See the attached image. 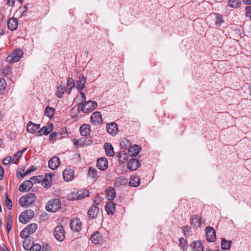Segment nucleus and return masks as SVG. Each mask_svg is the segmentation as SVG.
<instances>
[{"mask_svg": "<svg viewBox=\"0 0 251 251\" xmlns=\"http://www.w3.org/2000/svg\"><path fill=\"white\" fill-rule=\"evenodd\" d=\"M186 244V240L183 238H181L179 239V245L182 248H184Z\"/></svg>", "mask_w": 251, "mask_h": 251, "instance_id": "obj_53", "label": "nucleus"}, {"mask_svg": "<svg viewBox=\"0 0 251 251\" xmlns=\"http://www.w3.org/2000/svg\"><path fill=\"white\" fill-rule=\"evenodd\" d=\"M77 79L78 80L75 84V87L79 91H82L86 82V78L83 75H81L77 77Z\"/></svg>", "mask_w": 251, "mask_h": 251, "instance_id": "obj_14", "label": "nucleus"}, {"mask_svg": "<svg viewBox=\"0 0 251 251\" xmlns=\"http://www.w3.org/2000/svg\"><path fill=\"white\" fill-rule=\"evenodd\" d=\"M243 2L247 4H251V0H242Z\"/></svg>", "mask_w": 251, "mask_h": 251, "instance_id": "obj_61", "label": "nucleus"}, {"mask_svg": "<svg viewBox=\"0 0 251 251\" xmlns=\"http://www.w3.org/2000/svg\"><path fill=\"white\" fill-rule=\"evenodd\" d=\"M3 168L1 166H0V180H1L3 179Z\"/></svg>", "mask_w": 251, "mask_h": 251, "instance_id": "obj_57", "label": "nucleus"}, {"mask_svg": "<svg viewBox=\"0 0 251 251\" xmlns=\"http://www.w3.org/2000/svg\"><path fill=\"white\" fill-rule=\"evenodd\" d=\"M117 157L118 158L119 162L121 163L125 162L128 158V154L124 150L119 151L117 153Z\"/></svg>", "mask_w": 251, "mask_h": 251, "instance_id": "obj_25", "label": "nucleus"}, {"mask_svg": "<svg viewBox=\"0 0 251 251\" xmlns=\"http://www.w3.org/2000/svg\"><path fill=\"white\" fill-rule=\"evenodd\" d=\"M49 176L50 178V180H49L47 177L48 176H46V177L45 178L42 183V186L44 188H49L50 187L51 184H52V181H51V177L52 175L51 174H49Z\"/></svg>", "mask_w": 251, "mask_h": 251, "instance_id": "obj_33", "label": "nucleus"}, {"mask_svg": "<svg viewBox=\"0 0 251 251\" xmlns=\"http://www.w3.org/2000/svg\"><path fill=\"white\" fill-rule=\"evenodd\" d=\"M19 158H16L15 160L14 159H13L12 157L8 156L6 157L3 160L2 163L4 165H8L11 162L12 163H14L15 164H17V163L19 162Z\"/></svg>", "mask_w": 251, "mask_h": 251, "instance_id": "obj_38", "label": "nucleus"}, {"mask_svg": "<svg viewBox=\"0 0 251 251\" xmlns=\"http://www.w3.org/2000/svg\"><path fill=\"white\" fill-rule=\"evenodd\" d=\"M26 243H27V241H24V242H23V247L24 248L28 250L29 249L30 250V248L31 247L29 245H28L27 244H26Z\"/></svg>", "mask_w": 251, "mask_h": 251, "instance_id": "obj_59", "label": "nucleus"}, {"mask_svg": "<svg viewBox=\"0 0 251 251\" xmlns=\"http://www.w3.org/2000/svg\"><path fill=\"white\" fill-rule=\"evenodd\" d=\"M190 223L194 227H198L201 226V218L198 215H193L190 218Z\"/></svg>", "mask_w": 251, "mask_h": 251, "instance_id": "obj_18", "label": "nucleus"}, {"mask_svg": "<svg viewBox=\"0 0 251 251\" xmlns=\"http://www.w3.org/2000/svg\"><path fill=\"white\" fill-rule=\"evenodd\" d=\"M25 149H24L23 151H18L16 154L14 155V157L19 158L22 156L23 153L25 151Z\"/></svg>", "mask_w": 251, "mask_h": 251, "instance_id": "obj_54", "label": "nucleus"}, {"mask_svg": "<svg viewBox=\"0 0 251 251\" xmlns=\"http://www.w3.org/2000/svg\"><path fill=\"white\" fill-rule=\"evenodd\" d=\"M36 169V168L34 166H31L25 172V175H28V174L34 172Z\"/></svg>", "mask_w": 251, "mask_h": 251, "instance_id": "obj_55", "label": "nucleus"}, {"mask_svg": "<svg viewBox=\"0 0 251 251\" xmlns=\"http://www.w3.org/2000/svg\"><path fill=\"white\" fill-rule=\"evenodd\" d=\"M49 167L52 170L57 168L60 164L59 158L57 156L52 157L48 162Z\"/></svg>", "mask_w": 251, "mask_h": 251, "instance_id": "obj_17", "label": "nucleus"}, {"mask_svg": "<svg viewBox=\"0 0 251 251\" xmlns=\"http://www.w3.org/2000/svg\"><path fill=\"white\" fill-rule=\"evenodd\" d=\"M205 234L207 241L212 242L216 240V231L212 227L208 226L205 228Z\"/></svg>", "mask_w": 251, "mask_h": 251, "instance_id": "obj_7", "label": "nucleus"}, {"mask_svg": "<svg viewBox=\"0 0 251 251\" xmlns=\"http://www.w3.org/2000/svg\"><path fill=\"white\" fill-rule=\"evenodd\" d=\"M28 231L26 230L25 228H24L21 232L20 235L22 238H25L28 237L30 233H28Z\"/></svg>", "mask_w": 251, "mask_h": 251, "instance_id": "obj_46", "label": "nucleus"}, {"mask_svg": "<svg viewBox=\"0 0 251 251\" xmlns=\"http://www.w3.org/2000/svg\"><path fill=\"white\" fill-rule=\"evenodd\" d=\"M80 107L81 111L84 113H89L94 110L97 107V103L95 101L88 100L83 104H79L78 109Z\"/></svg>", "mask_w": 251, "mask_h": 251, "instance_id": "obj_2", "label": "nucleus"}, {"mask_svg": "<svg viewBox=\"0 0 251 251\" xmlns=\"http://www.w3.org/2000/svg\"><path fill=\"white\" fill-rule=\"evenodd\" d=\"M141 148L137 145H134V146L130 147L128 148V153L131 156H136L140 152Z\"/></svg>", "mask_w": 251, "mask_h": 251, "instance_id": "obj_23", "label": "nucleus"}, {"mask_svg": "<svg viewBox=\"0 0 251 251\" xmlns=\"http://www.w3.org/2000/svg\"><path fill=\"white\" fill-rule=\"evenodd\" d=\"M63 176L66 181L72 180L74 178V171L71 168L66 169L63 172Z\"/></svg>", "mask_w": 251, "mask_h": 251, "instance_id": "obj_12", "label": "nucleus"}, {"mask_svg": "<svg viewBox=\"0 0 251 251\" xmlns=\"http://www.w3.org/2000/svg\"><path fill=\"white\" fill-rule=\"evenodd\" d=\"M79 200H81L85 197H88L89 192L88 190L82 189L77 191Z\"/></svg>", "mask_w": 251, "mask_h": 251, "instance_id": "obj_37", "label": "nucleus"}, {"mask_svg": "<svg viewBox=\"0 0 251 251\" xmlns=\"http://www.w3.org/2000/svg\"><path fill=\"white\" fill-rule=\"evenodd\" d=\"M24 10H23V13H25L27 11V7L26 5H25L24 7Z\"/></svg>", "mask_w": 251, "mask_h": 251, "instance_id": "obj_63", "label": "nucleus"}, {"mask_svg": "<svg viewBox=\"0 0 251 251\" xmlns=\"http://www.w3.org/2000/svg\"><path fill=\"white\" fill-rule=\"evenodd\" d=\"M54 236L58 241L62 242L65 239V231L61 226L55 227L54 230Z\"/></svg>", "mask_w": 251, "mask_h": 251, "instance_id": "obj_6", "label": "nucleus"}, {"mask_svg": "<svg viewBox=\"0 0 251 251\" xmlns=\"http://www.w3.org/2000/svg\"><path fill=\"white\" fill-rule=\"evenodd\" d=\"M23 54V51L17 49L7 57V60L10 62H17L20 60Z\"/></svg>", "mask_w": 251, "mask_h": 251, "instance_id": "obj_5", "label": "nucleus"}, {"mask_svg": "<svg viewBox=\"0 0 251 251\" xmlns=\"http://www.w3.org/2000/svg\"><path fill=\"white\" fill-rule=\"evenodd\" d=\"M229 6L233 8L239 7L241 4L240 0H227Z\"/></svg>", "mask_w": 251, "mask_h": 251, "instance_id": "obj_35", "label": "nucleus"}, {"mask_svg": "<svg viewBox=\"0 0 251 251\" xmlns=\"http://www.w3.org/2000/svg\"><path fill=\"white\" fill-rule=\"evenodd\" d=\"M66 90L64 85H60L57 87L56 95L58 98H62L63 97L65 91Z\"/></svg>", "mask_w": 251, "mask_h": 251, "instance_id": "obj_34", "label": "nucleus"}, {"mask_svg": "<svg viewBox=\"0 0 251 251\" xmlns=\"http://www.w3.org/2000/svg\"><path fill=\"white\" fill-rule=\"evenodd\" d=\"M232 241L230 240H226L225 238L222 239L221 248L223 250H228L230 249Z\"/></svg>", "mask_w": 251, "mask_h": 251, "instance_id": "obj_31", "label": "nucleus"}, {"mask_svg": "<svg viewBox=\"0 0 251 251\" xmlns=\"http://www.w3.org/2000/svg\"><path fill=\"white\" fill-rule=\"evenodd\" d=\"M88 176L93 179L94 181H96L99 178L97 170L93 167H90L88 171Z\"/></svg>", "mask_w": 251, "mask_h": 251, "instance_id": "obj_24", "label": "nucleus"}, {"mask_svg": "<svg viewBox=\"0 0 251 251\" xmlns=\"http://www.w3.org/2000/svg\"><path fill=\"white\" fill-rule=\"evenodd\" d=\"M91 126L89 125L84 124L80 126L79 130L82 136H87L90 135L91 132Z\"/></svg>", "mask_w": 251, "mask_h": 251, "instance_id": "obj_22", "label": "nucleus"}, {"mask_svg": "<svg viewBox=\"0 0 251 251\" xmlns=\"http://www.w3.org/2000/svg\"><path fill=\"white\" fill-rule=\"evenodd\" d=\"M91 122L93 125L101 124L102 122L101 115L99 112H94L91 116Z\"/></svg>", "mask_w": 251, "mask_h": 251, "instance_id": "obj_13", "label": "nucleus"}, {"mask_svg": "<svg viewBox=\"0 0 251 251\" xmlns=\"http://www.w3.org/2000/svg\"><path fill=\"white\" fill-rule=\"evenodd\" d=\"M12 222V216L11 215H8L7 218V222Z\"/></svg>", "mask_w": 251, "mask_h": 251, "instance_id": "obj_62", "label": "nucleus"}, {"mask_svg": "<svg viewBox=\"0 0 251 251\" xmlns=\"http://www.w3.org/2000/svg\"><path fill=\"white\" fill-rule=\"evenodd\" d=\"M70 227L72 230L75 231H79L81 229L82 223L80 220L77 218H74L70 221Z\"/></svg>", "mask_w": 251, "mask_h": 251, "instance_id": "obj_9", "label": "nucleus"}, {"mask_svg": "<svg viewBox=\"0 0 251 251\" xmlns=\"http://www.w3.org/2000/svg\"><path fill=\"white\" fill-rule=\"evenodd\" d=\"M140 184V179L138 176H131L129 181V185L131 186L137 187Z\"/></svg>", "mask_w": 251, "mask_h": 251, "instance_id": "obj_36", "label": "nucleus"}, {"mask_svg": "<svg viewBox=\"0 0 251 251\" xmlns=\"http://www.w3.org/2000/svg\"><path fill=\"white\" fill-rule=\"evenodd\" d=\"M34 212L31 209H28L22 212L19 218V221L22 223H27L34 216Z\"/></svg>", "mask_w": 251, "mask_h": 251, "instance_id": "obj_4", "label": "nucleus"}, {"mask_svg": "<svg viewBox=\"0 0 251 251\" xmlns=\"http://www.w3.org/2000/svg\"><path fill=\"white\" fill-rule=\"evenodd\" d=\"M3 249L4 251H9L7 249L6 246L5 245H3Z\"/></svg>", "mask_w": 251, "mask_h": 251, "instance_id": "obj_64", "label": "nucleus"}, {"mask_svg": "<svg viewBox=\"0 0 251 251\" xmlns=\"http://www.w3.org/2000/svg\"><path fill=\"white\" fill-rule=\"evenodd\" d=\"M246 15L251 19V6H247L246 7Z\"/></svg>", "mask_w": 251, "mask_h": 251, "instance_id": "obj_51", "label": "nucleus"}, {"mask_svg": "<svg viewBox=\"0 0 251 251\" xmlns=\"http://www.w3.org/2000/svg\"><path fill=\"white\" fill-rule=\"evenodd\" d=\"M24 170L21 169L19 170V171L17 173V175H19L21 177H23L25 176L26 175H25V173H24Z\"/></svg>", "mask_w": 251, "mask_h": 251, "instance_id": "obj_56", "label": "nucleus"}, {"mask_svg": "<svg viewBox=\"0 0 251 251\" xmlns=\"http://www.w3.org/2000/svg\"><path fill=\"white\" fill-rule=\"evenodd\" d=\"M57 136V132L55 131L53 132L50 134V135L49 136V140L53 142L56 139Z\"/></svg>", "mask_w": 251, "mask_h": 251, "instance_id": "obj_50", "label": "nucleus"}, {"mask_svg": "<svg viewBox=\"0 0 251 251\" xmlns=\"http://www.w3.org/2000/svg\"><path fill=\"white\" fill-rule=\"evenodd\" d=\"M11 68L10 67H6L2 70V73L4 76H6L11 73Z\"/></svg>", "mask_w": 251, "mask_h": 251, "instance_id": "obj_47", "label": "nucleus"}, {"mask_svg": "<svg viewBox=\"0 0 251 251\" xmlns=\"http://www.w3.org/2000/svg\"><path fill=\"white\" fill-rule=\"evenodd\" d=\"M140 165L138 159L132 158L128 161L127 167L129 170L133 171L136 170L140 166Z\"/></svg>", "mask_w": 251, "mask_h": 251, "instance_id": "obj_10", "label": "nucleus"}, {"mask_svg": "<svg viewBox=\"0 0 251 251\" xmlns=\"http://www.w3.org/2000/svg\"><path fill=\"white\" fill-rule=\"evenodd\" d=\"M15 0H7V4L13 6L14 4Z\"/></svg>", "mask_w": 251, "mask_h": 251, "instance_id": "obj_60", "label": "nucleus"}, {"mask_svg": "<svg viewBox=\"0 0 251 251\" xmlns=\"http://www.w3.org/2000/svg\"><path fill=\"white\" fill-rule=\"evenodd\" d=\"M67 198L69 201H75L79 200L77 191L73 192L68 194L67 195Z\"/></svg>", "mask_w": 251, "mask_h": 251, "instance_id": "obj_41", "label": "nucleus"}, {"mask_svg": "<svg viewBox=\"0 0 251 251\" xmlns=\"http://www.w3.org/2000/svg\"><path fill=\"white\" fill-rule=\"evenodd\" d=\"M106 197L108 200H113L116 196V192L115 189L110 187L105 191Z\"/></svg>", "mask_w": 251, "mask_h": 251, "instance_id": "obj_26", "label": "nucleus"}, {"mask_svg": "<svg viewBox=\"0 0 251 251\" xmlns=\"http://www.w3.org/2000/svg\"><path fill=\"white\" fill-rule=\"evenodd\" d=\"M79 93H80V94L81 95V98H82L81 102L80 103L82 104L84 103L85 102H87L86 101V98L85 94L83 92H82V91H79Z\"/></svg>", "mask_w": 251, "mask_h": 251, "instance_id": "obj_52", "label": "nucleus"}, {"mask_svg": "<svg viewBox=\"0 0 251 251\" xmlns=\"http://www.w3.org/2000/svg\"><path fill=\"white\" fill-rule=\"evenodd\" d=\"M25 229L28 231V233L30 234L33 233L37 229V225L36 224H31L27 226Z\"/></svg>", "mask_w": 251, "mask_h": 251, "instance_id": "obj_42", "label": "nucleus"}, {"mask_svg": "<svg viewBox=\"0 0 251 251\" xmlns=\"http://www.w3.org/2000/svg\"><path fill=\"white\" fill-rule=\"evenodd\" d=\"M106 130L112 136L115 135L118 132L117 125L114 122L107 124L106 125Z\"/></svg>", "mask_w": 251, "mask_h": 251, "instance_id": "obj_16", "label": "nucleus"}, {"mask_svg": "<svg viewBox=\"0 0 251 251\" xmlns=\"http://www.w3.org/2000/svg\"><path fill=\"white\" fill-rule=\"evenodd\" d=\"M6 84L4 78H0V94H2L6 88Z\"/></svg>", "mask_w": 251, "mask_h": 251, "instance_id": "obj_43", "label": "nucleus"}, {"mask_svg": "<svg viewBox=\"0 0 251 251\" xmlns=\"http://www.w3.org/2000/svg\"><path fill=\"white\" fill-rule=\"evenodd\" d=\"M216 17L215 20V24L217 26H221L222 24L224 22L223 17L221 14H215Z\"/></svg>", "mask_w": 251, "mask_h": 251, "instance_id": "obj_32", "label": "nucleus"}, {"mask_svg": "<svg viewBox=\"0 0 251 251\" xmlns=\"http://www.w3.org/2000/svg\"><path fill=\"white\" fill-rule=\"evenodd\" d=\"M35 200L36 196L35 194L32 193H28L20 199L19 203L22 207H25L33 203Z\"/></svg>", "mask_w": 251, "mask_h": 251, "instance_id": "obj_1", "label": "nucleus"}, {"mask_svg": "<svg viewBox=\"0 0 251 251\" xmlns=\"http://www.w3.org/2000/svg\"><path fill=\"white\" fill-rule=\"evenodd\" d=\"M90 240L93 244L97 245L102 242V238L100 232L96 231L91 236Z\"/></svg>", "mask_w": 251, "mask_h": 251, "instance_id": "obj_19", "label": "nucleus"}, {"mask_svg": "<svg viewBox=\"0 0 251 251\" xmlns=\"http://www.w3.org/2000/svg\"><path fill=\"white\" fill-rule=\"evenodd\" d=\"M193 251H203V248L201 241H193L191 245Z\"/></svg>", "mask_w": 251, "mask_h": 251, "instance_id": "obj_29", "label": "nucleus"}, {"mask_svg": "<svg viewBox=\"0 0 251 251\" xmlns=\"http://www.w3.org/2000/svg\"><path fill=\"white\" fill-rule=\"evenodd\" d=\"M18 20L15 18H10L7 21V27L12 31L15 30L18 27Z\"/></svg>", "mask_w": 251, "mask_h": 251, "instance_id": "obj_21", "label": "nucleus"}, {"mask_svg": "<svg viewBox=\"0 0 251 251\" xmlns=\"http://www.w3.org/2000/svg\"><path fill=\"white\" fill-rule=\"evenodd\" d=\"M75 81L73 78H69L67 80L66 90H68V93H70L73 88L75 86Z\"/></svg>", "mask_w": 251, "mask_h": 251, "instance_id": "obj_40", "label": "nucleus"}, {"mask_svg": "<svg viewBox=\"0 0 251 251\" xmlns=\"http://www.w3.org/2000/svg\"><path fill=\"white\" fill-rule=\"evenodd\" d=\"M12 226V222L10 221L9 222H7V229L8 232H9L11 229Z\"/></svg>", "mask_w": 251, "mask_h": 251, "instance_id": "obj_58", "label": "nucleus"}, {"mask_svg": "<svg viewBox=\"0 0 251 251\" xmlns=\"http://www.w3.org/2000/svg\"><path fill=\"white\" fill-rule=\"evenodd\" d=\"M53 129V124L51 123H49L46 126H43L37 132V136H41L43 135H47L51 132Z\"/></svg>", "mask_w": 251, "mask_h": 251, "instance_id": "obj_8", "label": "nucleus"}, {"mask_svg": "<svg viewBox=\"0 0 251 251\" xmlns=\"http://www.w3.org/2000/svg\"><path fill=\"white\" fill-rule=\"evenodd\" d=\"M61 207V202L58 199H54L49 201L46 206L47 211L55 212Z\"/></svg>", "mask_w": 251, "mask_h": 251, "instance_id": "obj_3", "label": "nucleus"}, {"mask_svg": "<svg viewBox=\"0 0 251 251\" xmlns=\"http://www.w3.org/2000/svg\"><path fill=\"white\" fill-rule=\"evenodd\" d=\"M41 245L39 244H35L31 246L30 251H40L41 250Z\"/></svg>", "mask_w": 251, "mask_h": 251, "instance_id": "obj_45", "label": "nucleus"}, {"mask_svg": "<svg viewBox=\"0 0 251 251\" xmlns=\"http://www.w3.org/2000/svg\"><path fill=\"white\" fill-rule=\"evenodd\" d=\"M107 214H113L115 210V204L112 201H109L106 203L105 207Z\"/></svg>", "mask_w": 251, "mask_h": 251, "instance_id": "obj_27", "label": "nucleus"}, {"mask_svg": "<svg viewBox=\"0 0 251 251\" xmlns=\"http://www.w3.org/2000/svg\"><path fill=\"white\" fill-rule=\"evenodd\" d=\"M55 109L50 106H47L45 111V115L49 117H52L54 114Z\"/></svg>", "mask_w": 251, "mask_h": 251, "instance_id": "obj_39", "label": "nucleus"}, {"mask_svg": "<svg viewBox=\"0 0 251 251\" xmlns=\"http://www.w3.org/2000/svg\"><path fill=\"white\" fill-rule=\"evenodd\" d=\"M99 212V207L96 205H94L90 208L89 210L88 211V214L90 218H94L96 217Z\"/></svg>", "mask_w": 251, "mask_h": 251, "instance_id": "obj_28", "label": "nucleus"}, {"mask_svg": "<svg viewBox=\"0 0 251 251\" xmlns=\"http://www.w3.org/2000/svg\"><path fill=\"white\" fill-rule=\"evenodd\" d=\"M105 151L107 155L112 156L114 155L113 148L110 143H106L104 145Z\"/></svg>", "mask_w": 251, "mask_h": 251, "instance_id": "obj_30", "label": "nucleus"}, {"mask_svg": "<svg viewBox=\"0 0 251 251\" xmlns=\"http://www.w3.org/2000/svg\"><path fill=\"white\" fill-rule=\"evenodd\" d=\"M32 186L33 182H31V180H25L20 185L19 191L22 192H26L29 190Z\"/></svg>", "mask_w": 251, "mask_h": 251, "instance_id": "obj_15", "label": "nucleus"}, {"mask_svg": "<svg viewBox=\"0 0 251 251\" xmlns=\"http://www.w3.org/2000/svg\"><path fill=\"white\" fill-rule=\"evenodd\" d=\"M39 176H34L30 178L29 180L31 181V182H33V184H36L40 183L41 180L39 179Z\"/></svg>", "mask_w": 251, "mask_h": 251, "instance_id": "obj_49", "label": "nucleus"}, {"mask_svg": "<svg viewBox=\"0 0 251 251\" xmlns=\"http://www.w3.org/2000/svg\"><path fill=\"white\" fill-rule=\"evenodd\" d=\"M40 125L29 122L27 125L26 130L29 133H34L40 128Z\"/></svg>", "mask_w": 251, "mask_h": 251, "instance_id": "obj_20", "label": "nucleus"}, {"mask_svg": "<svg viewBox=\"0 0 251 251\" xmlns=\"http://www.w3.org/2000/svg\"><path fill=\"white\" fill-rule=\"evenodd\" d=\"M129 145L130 142L127 140H123L120 142V146L121 148L125 150L128 149L127 147Z\"/></svg>", "mask_w": 251, "mask_h": 251, "instance_id": "obj_44", "label": "nucleus"}, {"mask_svg": "<svg viewBox=\"0 0 251 251\" xmlns=\"http://www.w3.org/2000/svg\"><path fill=\"white\" fill-rule=\"evenodd\" d=\"M108 166V161L105 157H100L97 160V167L100 170L105 171Z\"/></svg>", "mask_w": 251, "mask_h": 251, "instance_id": "obj_11", "label": "nucleus"}, {"mask_svg": "<svg viewBox=\"0 0 251 251\" xmlns=\"http://www.w3.org/2000/svg\"><path fill=\"white\" fill-rule=\"evenodd\" d=\"M5 202L7 208L9 210H11L12 208V203L9 197L6 198V200H5Z\"/></svg>", "mask_w": 251, "mask_h": 251, "instance_id": "obj_48", "label": "nucleus"}]
</instances>
